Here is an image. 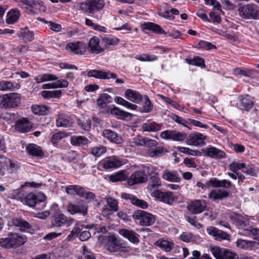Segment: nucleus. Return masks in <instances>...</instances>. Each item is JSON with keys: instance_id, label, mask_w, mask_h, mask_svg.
I'll use <instances>...</instances> for the list:
<instances>
[{"instance_id": "1", "label": "nucleus", "mask_w": 259, "mask_h": 259, "mask_svg": "<svg viewBox=\"0 0 259 259\" xmlns=\"http://www.w3.org/2000/svg\"><path fill=\"white\" fill-rule=\"evenodd\" d=\"M239 16L247 20L259 19V10L257 6L254 4L245 5L238 9Z\"/></svg>"}, {"instance_id": "2", "label": "nucleus", "mask_w": 259, "mask_h": 259, "mask_svg": "<svg viewBox=\"0 0 259 259\" xmlns=\"http://www.w3.org/2000/svg\"><path fill=\"white\" fill-rule=\"evenodd\" d=\"M20 103V98L18 93H10L0 96V108L8 109L15 108Z\"/></svg>"}, {"instance_id": "3", "label": "nucleus", "mask_w": 259, "mask_h": 259, "mask_svg": "<svg viewBox=\"0 0 259 259\" xmlns=\"http://www.w3.org/2000/svg\"><path fill=\"white\" fill-rule=\"evenodd\" d=\"M105 6L104 0H90L80 4L79 9L85 13L94 14L101 10Z\"/></svg>"}, {"instance_id": "4", "label": "nucleus", "mask_w": 259, "mask_h": 259, "mask_svg": "<svg viewBox=\"0 0 259 259\" xmlns=\"http://www.w3.org/2000/svg\"><path fill=\"white\" fill-rule=\"evenodd\" d=\"M133 217L135 220H139V224L143 226H149L155 221L153 215L142 210L135 211Z\"/></svg>"}, {"instance_id": "5", "label": "nucleus", "mask_w": 259, "mask_h": 259, "mask_svg": "<svg viewBox=\"0 0 259 259\" xmlns=\"http://www.w3.org/2000/svg\"><path fill=\"white\" fill-rule=\"evenodd\" d=\"M151 196L158 200L169 205H172L178 199L177 197L170 191L163 192L159 190H154L151 193Z\"/></svg>"}, {"instance_id": "6", "label": "nucleus", "mask_w": 259, "mask_h": 259, "mask_svg": "<svg viewBox=\"0 0 259 259\" xmlns=\"http://www.w3.org/2000/svg\"><path fill=\"white\" fill-rule=\"evenodd\" d=\"M210 250L216 259H236L238 257L235 253L219 247L212 246Z\"/></svg>"}, {"instance_id": "7", "label": "nucleus", "mask_w": 259, "mask_h": 259, "mask_svg": "<svg viewBox=\"0 0 259 259\" xmlns=\"http://www.w3.org/2000/svg\"><path fill=\"white\" fill-rule=\"evenodd\" d=\"M204 200L196 199L188 203L187 209L194 214H199L204 211L206 208Z\"/></svg>"}, {"instance_id": "8", "label": "nucleus", "mask_w": 259, "mask_h": 259, "mask_svg": "<svg viewBox=\"0 0 259 259\" xmlns=\"http://www.w3.org/2000/svg\"><path fill=\"white\" fill-rule=\"evenodd\" d=\"M160 137L162 139L172 140L176 141H183L187 135L185 133L177 132L176 131L166 130L161 133Z\"/></svg>"}, {"instance_id": "9", "label": "nucleus", "mask_w": 259, "mask_h": 259, "mask_svg": "<svg viewBox=\"0 0 259 259\" xmlns=\"http://www.w3.org/2000/svg\"><path fill=\"white\" fill-rule=\"evenodd\" d=\"M87 75L89 77H94L100 79H109L110 78H116V75L109 71H105L101 70H90L88 71Z\"/></svg>"}, {"instance_id": "10", "label": "nucleus", "mask_w": 259, "mask_h": 259, "mask_svg": "<svg viewBox=\"0 0 259 259\" xmlns=\"http://www.w3.org/2000/svg\"><path fill=\"white\" fill-rule=\"evenodd\" d=\"M206 232L212 236L215 240L221 241L223 240L230 241V236L227 233L218 229V228L210 226L207 228Z\"/></svg>"}, {"instance_id": "11", "label": "nucleus", "mask_w": 259, "mask_h": 259, "mask_svg": "<svg viewBox=\"0 0 259 259\" xmlns=\"http://www.w3.org/2000/svg\"><path fill=\"white\" fill-rule=\"evenodd\" d=\"M148 180V177L143 170H138L133 172L128 181V184L133 186L134 184L146 183Z\"/></svg>"}, {"instance_id": "12", "label": "nucleus", "mask_w": 259, "mask_h": 259, "mask_svg": "<svg viewBox=\"0 0 259 259\" xmlns=\"http://www.w3.org/2000/svg\"><path fill=\"white\" fill-rule=\"evenodd\" d=\"M206 136L199 133H194L189 135L187 139L188 145L198 146L205 144Z\"/></svg>"}, {"instance_id": "13", "label": "nucleus", "mask_w": 259, "mask_h": 259, "mask_svg": "<svg viewBox=\"0 0 259 259\" xmlns=\"http://www.w3.org/2000/svg\"><path fill=\"white\" fill-rule=\"evenodd\" d=\"M86 45L81 41L68 43L66 47L67 50L75 54L82 55L86 51Z\"/></svg>"}, {"instance_id": "14", "label": "nucleus", "mask_w": 259, "mask_h": 259, "mask_svg": "<svg viewBox=\"0 0 259 259\" xmlns=\"http://www.w3.org/2000/svg\"><path fill=\"white\" fill-rule=\"evenodd\" d=\"M100 39L94 36L88 42V50L92 54H100L104 51V49L100 45Z\"/></svg>"}, {"instance_id": "15", "label": "nucleus", "mask_w": 259, "mask_h": 259, "mask_svg": "<svg viewBox=\"0 0 259 259\" xmlns=\"http://www.w3.org/2000/svg\"><path fill=\"white\" fill-rule=\"evenodd\" d=\"M202 152L204 156H208L214 158L221 159L225 156V153L223 151L214 147L203 149H202Z\"/></svg>"}, {"instance_id": "16", "label": "nucleus", "mask_w": 259, "mask_h": 259, "mask_svg": "<svg viewBox=\"0 0 259 259\" xmlns=\"http://www.w3.org/2000/svg\"><path fill=\"white\" fill-rule=\"evenodd\" d=\"M56 122L57 127H67L72 126L73 120L68 115L61 113L58 115Z\"/></svg>"}, {"instance_id": "17", "label": "nucleus", "mask_w": 259, "mask_h": 259, "mask_svg": "<svg viewBox=\"0 0 259 259\" xmlns=\"http://www.w3.org/2000/svg\"><path fill=\"white\" fill-rule=\"evenodd\" d=\"M121 197L124 199L130 200V202L133 204L143 209L147 208L148 206L147 202L143 200L139 199L132 194L123 193L121 194Z\"/></svg>"}, {"instance_id": "18", "label": "nucleus", "mask_w": 259, "mask_h": 259, "mask_svg": "<svg viewBox=\"0 0 259 259\" xmlns=\"http://www.w3.org/2000/svg\"><path fill=\"white\" fill-rule=\"evenodd\" d=\"M121 159L116 156H113L104 160L103 163V167L105 169L116 168L122 165Z\"/></svg>"}, {"instance_id": "19", "label": "nucleus", "mask_w": 259, "mask_h": 259, "mask_svg": "<svg viewBox=\"0 0 259 259\" xmlns=\"http://www.w3.org/2000/svg\"><path fill=\"white\" fill-rule=\"evenodd\" d=\"M16 1L20 7L26 9L29 8L30 11L32 12H34L35 10L40 7L37 0H16Z\"/></svg>"}, {"instance_id": "20", "label": "nucleus", "mask_w": 259, "mask_h": 259, "mask_svg": "<svg viewBox=\"0 0 259 259\" xmlns=\"http://www.w3.org/2000/svg\"><path fill=\"white\" fill-rule=\"evenodd\" d=\"M2 241H5L6 243H25L27 241V238L22 234L11 233L8 235V237L1 239L0 243H2Z\"/></svg>"}, {"instance_id": "21", "label": "nucleus", "mask_w": 259, "mask_h": 259, "mask_svg": "<svg viewBox=\"0 0 259 259\" xmlns=\"http://www.w3.org/2000/svg\"><path fill=\"white\" fill-rule=\"evenodd\" d=\"M119 233L131 242L138 243L139 241L138 234L133 230L121 229L119 230Z\"/></svg>"}, {"instance_id": "22", "label": "nucleus", "mask_w": 259, "mask_h": 259, "mask_svg": "<svg viewBox=\"0 0 259 259\" xmlns=\"http://www.w3.org/2000/svg\"><path fill=\"white\" fill-rule=\"evenodd\" d=\"M67 210L72 214L79 213L85 215L88 212L87 206L83 204H69L67 205Z\"/></svg>"}, {"instance_id": "23", "label": "nucleus", "mask_w": 259, "mask_h": 259, "mask_svg": "<svg viewBox=\"0 0 259 259\" xmlns=\"http://www.w3.org/2000/svg\"><path fill=\"white\" fill-rule=\"evenodd\" d=\"M15 128L21 133H27L30 131L29 120L25 118L18 119L15 124Z\"/></svg>"}, {"instance_id": "24", "label": "nucleus", "mask_w": 259, "mask_h": 259, "mask_svg": "<svg viewBox=\"0 0 259 259\" xmlns=\"http://www.w3.org/2000/svg\"><path fill=\"white\" fill-rule=\"evenodd\" d=\"M42 200L39 199L37 195L33 193H30L26 195H24L21 202L26 204L30 207H34L39 202Z\"/></svg>"}, {"instance_id": "25", "label": "nucleus", "mask_w": 259, "mask_h": 259, "mask_svg": "<svg viewBox=\"0 0 259 259\" xmlns=\"http://www.w3.org/2000/svg\"><path fill=\"white\" fill-rule=\"evenodd\" d=\"M17 36L25 42H30L33 39V32L27 27L21 28L17 33Z\"/></svg>"}, {"instance_id": "26", "label": "nucleus", "mask_w": 259, "mask_h": 259, "mask_svg": "<svg viewBox=\"0 0 259 259\" xmlns=\"http://www.w3.org/2000/svg\"><path fill=\"white\" fill-rule=\"evenodd\" d=\"M103 136L111 142L120 144L122 139L118 134L110 130H105L103 131Z\"/></svg>"}, {"instance_id": "27", "label": "nucleus", "mask_w": 259, "mask_h": 259, "mask_svg": "<svg viewBox=\"0 0 259 259\" xmlns=\"http://www.w3.org/2000/svg\"><path fill=\"white\" fill-rule=\"evenodd\" d=\"M229 196V193L222 189L212 190L208 194V198L211 200H215L217 199H222Z\"/></svg>"}, {"instance_id": "28", "label": "nucleus", "mask_w": 259, "mask_h": 259, "mask_svg": "<svg viewBox=\"0 0 259 259\" xmlns=\"http://www.w3.org/2000/svg\"><path fill=\"white\" fill-rule=\"evenodd\" d=\"M162 127V124H158L154 121H148L142 124V128L144 132H157L159 131Z\"/></svg>"}, {"instance_id": "29", "label": "nucleus", "mask_w": 259, "mask_h": 259, "mask_svg": "<svg viewBox=\"0 0 259 259\" xmlns=\"http://www.w3.org/2000/svg\"><path fill=\"white\" fill-rule=\"evenodd\" d=\"M67 223L70 224L67 217L62 213L56 214L51 221L52 225L54 227H61Z\"/></svg>"}, {"instance_id": "30", "label": "nucleus", "mask_w": 259, "mask_h": 259, "mask_svg": "<svg viewBox=\"0 0 259 259\" xmlns=\"http://www.w3.org/2000/svg\"><path fill=\"white\" fill-rule=\"evenodd\" d=\"M125 96L127 99L137 103L140 102L142 99L139 93L131 89H128L125 91Z\"/></svg>"}, {"instance_id": "31", "label": "nucleus", "mask_w": 259, "mask_h": 259, "mask_svg": "<svg viewBox=\"0 0 259 259\" xmlns=\"http://www.w3.org/2000/svg\"><path fill=\"white\" fill-rule=\"evenodd\" d=\"M50 107L45 105H33L31 106L32 112L38 115H48L50 113Z\"/></svg>"}, {"instance_id": "32", "label": "nucleus", "mask_w": 259, "mask_h": 259, "mask_svg": "<svg viewBox=\"0 0 259 259\" xmlns=\"http://www.w3.org/2000/svg\"><path fill=\"white\" fill-rule=\"evenodd\" d=\"M68 86V82L65 79L58 80L56 82L46 83L42 85L44 89H56L66 88Z\"/></svg>"}, {"instance_id": "33", "label": "nucleus", "mask_w": 259, "mask_h": 259, "mask_svg": "<svg viewBox=\"0 0 259 259\" xmlns=\"http://www.w3.org/2000/svg\"><path fill=\"white\" fill-rule=\"evenodd\" d=\"M20 16V13L18 9H12L7 14L6 22L9 24H14L17 21Z\"/></svg>"}, {"instance_id": "34", "label": "nucleus", "mask_w": 259, "mask_h": 259, "mask_svg": "<svg viewBox=\"0 0 259 259\" xmlns=\"http://www.w3.org/2000/svg\"><path fill=\"white\" fill-rule=\"evenodd\" d=\"M111 114L116 116L118 119L125 120L128 117H132V114L120 110L117 107H114L111 110Z\"/></svg>"}, {"instance_id": "35", "label": "nucleus", "mask_w": 259, "mask_h": 259, "mask_svg": "<svg viewBox=\"0 0 259 259\" xmlns=\"http://www.w3.org/2000/svg\"><path fill=\"white\" fill-rule=\"evenodd\" d=\"M27 152L29 154L33 156L41 157L44 156V153L38 146L34 144H30L26 148Z\"/></svg>"}, {"instance_id": "36", "label": "nucleus", "mask_w": 259, "mask_h": 259, "mask_svg": "<svg viewBox=\"0 0 259 259\" xmlns=\"http://www.w3.org/2000/svg\"><path fill=\"white\" fill-rule=\"evenodd\" d=\"M12 222L15 226L19 227L20 230L22 231H26L31 227V225L28 222L22 219L14 218Z\"/></svg>"}, {"instance_id": "37", "label": "nucleus", "mask_w": 259, "mask_h": 259, "mask_svg": "<svg viewBox=\"0 0 259 259\" xmlns=\"http://www.w3.org/2000/svg\"><path fill=\"white\" fill-rule=\"evenodd\" d=\"M161 185V181L160 178L157 176H152L150 179L147 189L151 192V193L155 188H158Z\"/></svg>"}, {"instance_id": "38", "label": "nucleus", "mask_w": 259, "mask_h": 259, "mask_svg": "<svg viewBox=\"0 0 259 259\" xmlns=\"http://www.w3.org/2000/svg\"><path fill=\"white\" fill-rule=\"evenodd\" d=\"M143 27L145 29L152 30L154 32L162 34L164 33V31L161 28V27L155 23L151 22L144 23Z\"/></svg>"}, {"instance_id": "39", "label": "nucleus", "mask_w": 259, "mask_h": 259, "mask_svg": "<svg viewBox=\"0 0 259 259\" xmlns=\"http://www.w3.org/2000/svg\"><path fill=\"white\" fill-rule=\"evenodd\" d=\"M236 223L240 228L249 232L252 228L249 223V219L248 217L238 218Z\"/></svg>"}, {"instance_id": "40", "label": "nucleus", "mask_w": 259, "mask_h": 259, "mask_svg": "<svg viewBox=\"0 0 259 259\" xmlns=\"http://www.w3.org/2000/svg\"><path fill=\"white\" fill-rule=\"evenodd\" d=\"M162 178L164 180L170 182H179L181 180V178L175 172H171L167 170H164L162 175Z\"/></svg>"}, {"instance_id": "41", "label": "nucleus", "mask_w": 259, "mask_h": 259, "mask_svg": "<svg viewBox=\"0 0 259 259\" xmlns=\"http://www.w3.org/2000/svg\"><path fill=\"white\" fill-rule=\"evenodd\" d=\"M88 139L83 136H74L71 138V143L74 146H82L87 144Z\"/></svg>"}, {"instance_id": "42", "label": "nucleus", "mask_w": 259, "mask_h": 259, "mask_svg": "<svg viewBox=\"0 0 259 259\" xmlns=\"http://www.w3.org/2000/svg\"><path fill=\"white\" fill-rule=\"evenodd\" d=\"M126 177L125 171L122 170L110 175L109 178L112 182H117L125 180Z\"/></svg>"}, {"instance_id": "43", "label": "nucleus", "mask_w": 259, "mask_h": 259, "mask_svg": "<svg viewBox=\"0 0 259 259\" xmlns=\"http://www.w3.org/2000/svg\"><path fill=\"white\" fill-rule=\"evenodd\" d=\"M62 95V92L60 90L47 91H44L41 92V96L45 99H49L51 98H60Z\"/></svg>"}, {"instance_id": "44", "label": "nucleus", "mask_w": 259, "mask_h": 259, "mask_svg": "<svg viewBox=\"0 0 259 259\" xmlns=\"http://www.w3.org/2000/svg\"><path fill=\"white\" fill-rule=\"evenodd\" d=\"M57 79V77L55 75L49 74H44L40 75L35 78L36 82L38 83Z\"/></svg>"}, {"instance_id": "45", "label": "nucleus", "mask_w": 259, "mask_h": 259, "mask_svg": "<svg viewBox=\"0 0 259 259\" xmlns=\"http://www.w3.org/2000/svg\"><path fill=\"white\" fill-rule=\"evenodd\" d=\"M115 102L117 104L125 106L128 109L131 110H135L137 108V106L136 105L132 104L119 97H116L115 98Z\"/></svg>"}, {"instance_id": "46", "label": "nucleus", "mask_w": 259, "mask_h": 259, "mask_svg": "<svg viewBox=\"0 0 259 259\" xmlns=\"http://www.w3.org/2000/svg\"><path fill=\"white\" fill-rule=\"evenodd\" d=\"M106 203L110 208V209L113 211L116 212L118 210V201L115 198L112 197H107L105 198Z\"/></svg>"}, {"instance_id": "47", "label": "nucleus", "mask_w": 259, "mask_h": 259, "mask_svg": "<svg viewBox=\"0 0 259 259\" xmlns=\"http://www.w3.org/2000/svg\"><path fill=\"white\" fill-rule=\"evenodd\" d=\"M111 101V97L108 94L104 93L99 96L97 102L99 106L103 107L104 105L110 103Z\"/></svg>"}, {"instance_id": "48", "label": "nucleus", "mask_w": 259, "mask_h": 259, "mask_svg": "<svg viewBox=\"0 0 259 259\" xmlns=\"http://www.w3.org/2000/svg\"><path fill=\"white\" fill-rule=\"evenodd\" d=\"M23 187L22 185L20 188L13 190L11 193L12 198L19 199L21 201L25 195L23 190Z\"/></svg>"}, {"instance_id": "49", "label": "nucleus", "mask_w": 259, "mask_h": 259, "mask_svg": "<svg viewBox=\"0 0 259 259\" xmlns=\"http://www.w3.org/2000/svg\"><path fill=\"white\" fill-rule=\"evenodd\" d=\"M121 244H106V248L109 251L117 252L118 251H125V247L121 246Z\"/></svg>"}, {"instance_id": "50", "label": "nucleus", "mask_w": 259, "mask_h": 259, "mask_svg": "<svg viewBox=\"0 0 259 259\" xmlns=\"http://www.w3.org/2000/svg\"><path fill=\"white\" fill-rule=\"evenodd\" d=\"M181 240L185 242H194L196 241V236L190 232H184L180 236Z\"/></svg>"}, {"instance_id": "51", "label": "nucleus", "mask_w": 259, "mask_h": 259, "mask_svg": "<svg viewBox=\"0 0 259 259\" xmlns=\"http://www.w3.org/2000/svg\"><path fill=\"white\" fill-rule=\"evenodd\" d=\"M14 88V83L12 82L2 80L0 81V91H7L13 90Z\"/></svg>"}, {"instance_id": "52", "label": "nucleus", "mask_w": 259, "mask_h": 259, "mask_svg": "<svg viewBox=\"0 0 259 259\" xmlns=\"http://www.w3.org/2000/svg\"><path fill=\"white\" fill-rule=\"evenodd\" d=\"M241 105L243 107L244 109L248 111L251 109L253 106V102L250 99L244 97L242 98L241 100Z\"/></svg>"}, {"instance_id": "53", "label": "nucleus", "mask_w": 259, "mask_h": 259, "mask_svg": "<svg viewBox=\"0 0 259 259\" xmlns=\"http://www.w3.org/2000/svg\"><path fill=\"white\" fill-rule=\"evenodd\" d=\"M81 189V187H80L77 185H70L65 187L66 192L68 194L71 195L77 194Z\"/></svg>"}, {"instance_id": "54", "label": "nucleus", "mask_w": 259, "mask_h": 259, "mask_svg": "<svg viewBox=\"0 0 259 259\" xmlns=\"http://www.w3.org/2000/svg\"><path fill=\"white\" fill-rule=\"evenodd\" d=\"M244 166V163H239L237 161H233L229 165L230 170L233 172H238L237 171L242 169Z\"/></svg>"}, {"instance_id": "55", "label": "nucleus", "mask_w": 259, "mask_h": 259, "mask_svg": "<svg viewBox=\"0 0 259 259\" xmlns=\"http://www.w3.org/2000/svg\"><path fill=\"white\" fill-rule=\"evenodd\" d=\"M42 21L48 25L47 28L55 32H60L62 30V26L59 24L52 21H47L43 20Z\"/></svg>"}, {"instance_id": "56", "label": "nucleus", "mask_w": 259, "mask_h": 259, "mask_svg": "<svg viewBox=\"0 0 259 259\" xmlns=\"http://www.w3.org/2000/svg\"><path fill=\"white\" fill-rule=\"evenodd\" d=\"M143 170L147 176L148 175L157 176L158 175L157 168L152 165L143 166Z\"/></svg>"}, {"instance_id": "57", "label": "nucleus", "mask_w": 259, "mask_h": 259, "mask_svg": "<svg viewBox=\"0 0 259 259\" xmlns=\"http://www.w3.org/2000/svg\"><path fill=\"white\" fill-rule=\"evenodd\" d=\"M106 151V148L103 146L94 147L92 150V154L97 157H99Z\"/></svg>"}, {"instance_id": "58", "label": "nucleus", "mask_w": 259, "mask_h": 259, "mask_svg": "<svg viewBox=\"0 0 259 259\" xmlns=\"http://www.w3.org/2000/svg\"><path fill=\"white\" fill-rule=\"evenodd\" d=\"M188 63L192 65H196L201 67H204L205 66L204 59L198 56L194 57L192 59H190L188 61Z\"/></svg>"}, {"instance_id": "59", "label": "nucleus", "mask_w": 259, "mask_h": 259, "mask_svg": "<svg viewBox=\"0 0 259 259\" xmlns=\"http://www.w3.org/2000/svg\"><path fill=\"white\" fill-rule=\"evenodd\" d=\"M152 109V105L150 101L149 98L147 96L145 97L144 104L143 107L142 112H149Z\"/></svg>"}, {"instance_id": "60", "label": "nucleus", "mask_w": 259, "mask_h": 259, "mask_svg": "<svg viewBox=\"0 0 259 259\" xmlns=\"http://www.w3.org/2000/svg\"><path fill=\"white\" fill-rule=\"evenodd\" d=\"M238 248L246 250L255 251L256 249L255 244H236Z\"/></svg>"}, {"instance_id": "61", "label": "nucleus", "mask_w": 259, "mask_h": 259, "mask_svg": "<svg viewBox=\"0 0 259 259\" xmlns=\"http://www.w3.org/2000/svg\"><path fill=\"white\" fill-rule=\"evenodd\" d=\"M102 40L106 44L112 46L117 45L119 42V40L116 37H104Z\"/></svg>"}, {"instance_id": "62", "label": "nucleus", "mask_w": 259, "mask_h": 259, "mask_svg": "<svg viewBox=\"0 0 259 259\" xmlns=\"http://www.w3.org/2000/svg\"><path fill=\"white\" fill-rule=\"evenodd\" d=\"M66 136V133L64 132L57 133L53 135L52 137V142L55 144L59 140H61L63 138Z\"/></svg>"}, {"instance_id": "63", "label": "nucleus", "mask_w": 259, "mask_h": 259, "mask_svg": "<svg viewBox=\"0 0 259 259\" xmlns=\"http://www.w3.org/2000/svg\"><path fill=\"white\" fill-rule=\"evenodd\" d=\"M17 114L14 113H6L3 115L2 118L8 122H11L16 119Z\"/></svg>"}, {"instance_id": "64", "label": "nucleus", "mask_w": 259, "mask_h": 259, "mask_svg": "<svg viewBox=\"0 0 259 259\" xmlns=\"http://www.w3.org/2000/svg\"><path fill=\"white\" fill-rule=\"evenodd\" d=\"M82 254L85 259H95L94 254L89 250L85 245L82 246Z\"/></svg>"}]
</instances>
